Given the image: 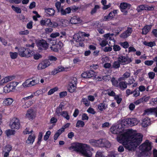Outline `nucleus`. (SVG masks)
Here are the masks:
<instances>
[{"label": "nucleus", "mask_w": 157, "mask_h": 157, "mask_svg": "<svg viewBox=\"0 0 157 157\" xmlns=\"http://www.w3.org/2000/svg\"><path fill=\"white\" fill-rule=\"evenodd\" d=\"M123 124L113 126L110 131L113 134H118L117 141L122 144L124 147L128 150H134L142 142L143 136L138 133L136 130L128 129L124 130Z\"/></svg>", "instance_id": "1"}, {"label": "nucleus", "mask_w": 157, "mask_h": 157, "mask_svg": "<svg viewBox=\"0 0 157 157\" xmlns=\"http://www.w3.org/2000/svg\"><path fill=\"white\" fill-rule=\"evenodd\" d=\"M69 150L74 151L85 157H91L93 149L88 145L81 143H76L71 144Z\"/></svg>", "instance_id": "2"}, {"label": "nucleus", "mask_w": 157, "mask_h": 157, "mask_svg": "<svg viewBox=\"0 0 157 157\" xmlns=\"http://www.w3.org/2000/svg\"><path fill=\"white\" fill-rule=\"evenodd\" d=\"M152 143L146 140L139 147V149L143 152H149L152 149Z\"/></svg>", "instance_id": "3"}, {"label": "nucleus", "mask_w": 157, "mask_h": 157, "mask_svg": "<svg viewBox=\"0 0 157 157\" xmlns=\"http://www.w3.org/2000/svg\"><path fill=\"white\" fill-rule=\"evenodd\" d=\"M82 32H80L74 34L73 36L74 40L77 43L76 44L78 47L84 46L83 43L84 39L82 37Z\"/></svg>", "instance_id": "4"}, {"label": "nucleus", "mask_w": 157, "mask_h": 157, "mask_svg": "<svg viewBox=\"0 0 157 157\" xmlns=\"http://www.w3.org/2000/svg\"><path fill=\"white\" fill-rule=\"evenodd\" d=\"M139 121L136 118L126 119L122 120V122L124 126H134L136 125Z\"/></svg>", "instance_id": "5"}, {"label": "nucleus", "mask_w": 157, "mask_h": 157, "mask_svg": "<svg viewBox=\"0 0 157 157\" xmlns=\"http://www.w3.org/2000/svg\"><path fill=\"white\" fill-rule=\"evenodd\" d=\"M10 126L12 129L17 130L21 127L20 120L16 117L13 118L10 122Z\"/></svg>", "instance_id": "6"}, {"label": "nucleus", "mask_w": 157, "mask_h": 157, "mask_svg": "<svg viewBox=\"0 0 157 157\" xmlns=\"http://www.w3.org/2000/svg\"><path fill=\"white\" fill-rule=\"evenodd\" d=\"M19 54L22 57H29L32 54V52L28 48H21L19 49Z\"/></svg>", "instance_id": "7"}, {"label": "nucleus", "mask_w": 157, "mask_h": 157, "mask_svg": "<svg viewBox=\"0 0 157 157\" xmlns=\"http://www.w3.org/2000/svg\"><path fill=\"white\" fill-rule=\"evenodd\" d=\"M36 45L39 49L40 50H46L48 47V44L43 40L38 41L36 43Z\"/></svg>", "instance_id": "8"}, {"label": "nucleus", "mask_w": 157, "mask_h": 157, "mask_svg": "<svg viewBox=\"0 0 157 157\" xmlns=\"http://www.w3.org/2000/svg\"><path fill=\"white\" fill-rule=\"evenodd\" d=\"M154 9V6H150L147 5H142L137 7L136 10L138 12H140L144 10H152Z\"/></svg>", "instance_id": "9"}, {"label": "nucleus", "mask_w": 157, "mask_h": 157, "mask_svg": "<svg viewBox=\"0 0 157 157\" xmlns=\"http://www.w3.org/2000/svg\"><path fill=\"white\" fill-rule=\"evenodd\" d=\"M103 140L100 139L98 140H89V143L92 145L94 147H103L104 144L103 143Z\"/></svg>", "instance_id": "10"}, {"label": "nucleus", "mask_w": 157, "mask_h": 157, "mask_svg": "<svg viewBox=\"0 0 157 157\" xmlns=\"http://www.w3.org/2000/svg\"><path fill=\"white\" fill-rule=\"evenodd\" d=\"M121 11L123 13L124 15L127 14V10L130 8L131 5L130 4L125 2L121 3L120 6Z\"/></svg>", "instance_id": "11"}, {"label": "nucleus", "mask_w": 157, "mask_h": 157, "mask_svg": "<svg viewBox=\"0 0 157 157\" xmlns=\"http://www.w3.org/2000/svg\"><path fill=\"white\" fill-rule=\"evenodd\" d=\"M63 43L61 41H59L56 44L53 45L50 47L51 50L54 52H58L63 47Z\"/></svg>", "instance_id": "12"}, {"label": "nucleus", "mask_w": 157, "mask_h": 157, "mask_svg": "<svg viewBox=\"0 0 157 157\" xmlns=\"http://www.w3.org/2000/svg\"><path fill=\"white\" fill-rule=\"evenodd\" d=\"M36 115L35 111L32 109H29L27 111L25 117L29 120L33 119L35 117Z\"/></svg>", "instance_id": "13"}, {"label": "nucleus", "mask_w": 157, "mask_h": 157, "mask_svg": "<svg viewBox=\"0 0 157 157\" xmlns=\"http://www.w3.org/2000/svg\"><path fill=\"white\" fill-rule=\"evenodd\" d=\"M144 114L146 115L153 114L157 117V107L155 108H150L144 110Z\"/></svg>", "instance_id": "14"}, {"label": "nucleus", "mask_w": 157, "mask_h": 157, "mask_svg": "<svg viewBox=\"0 0 157 157\" xmlns=\"http://www.w3.org/2000/svg\"><path fill=\"white\" fill-rule=\"evenodd\" d=\"M118 61L122 64H125L131 62V59L127 57L120 56L118 58Z\"/></svg>", "instance_id": "15"}, {"label": "nucleus", "mask_w": 157, "mask_h": 157, "mask_svg": "<svg viewBox=\"0 0 157 157\" xmlns=\"http://www.w3.org/2000/svg\"><path fill=\"white\" fill-rule=\"evenodd\" d=\"M50 64L51 63L48 60H45L42 61L38 66V69L40 70L44 69L50 66Z\"/></svg>", "instance_id": "16"}, {"label": "nucleus", "mask_w": 157, "mask_h": 157, "mask_svg": "<svg viewBox=\"0 0 157 157\" xmlns=\"http://www.w3.org/2000/svg\"><path fill=\"white\" fill-rule=\"evenodd\" d=\"M132 29L130 28H128L127 30L124 32L120 35V37L122 38H125L129 36L132 32Z\"/></svg>", "instance_id": "17"}, {"label": "nucleus", "mask_w": 157, "mask_h": 157, "mask_svg": "<svg viewBox=\"0 0 157 157\" xmlns=\"http://www.w3.org/2000/svg\"><path fill=\"white\" fill-rule=\"evenodd\" d=\"M13 101L14 100L12 98H6L4 99L2 104L4 105L9 106L12 104Z\"/></svg>", "instance_id": "18"}, {"label": "nucleus", "mask_w": 157, "mask_h": 157, "mask_svg": "<svg viewBox=\"0 0 157 157\" xmlns=\"http://www.w3.org/2000/svg\"><path fill=\"white\" fill-rule=\"evenodd\" d=\"M151 120L150 118L146 117L142 120V126L143 127L145 128L149 125L151 124Z\"/></svg>", "instance_id": "19"}, {"label": "nucleus", "mask_w": 157, "mask_h": 157, "mask_svg": "<svg viewBox=\"0 0 157 157\" xmlns=\"http://www.w3.org/2000/svg\"><path fill=\"white\" fill-rule=\"evenodd\" d=\"M35 136L34 134L29 135L26 140V143L29 144H32L34 141Z\"/></svg>", "instance_id": "20"}, {"label": "nucleus", "mask_w": 157, "mask_h": 157, "mask_svg": "<svg viewBox=\"0 0 157 157\" xmlns=\"http://www.w3.org/2000/svg\"><path fill=\"white\" fill-rule=\"evenodd\" d=\"M70 22L71 24H76L81 22V20L79 17L74 16L71 17L70 20Z\"/></svg>", "instance_id": "21"}, {"label": "nucleus", "mask_w": 157, "mask_h": 157, "mask_svg": "<svg viewBox=\"0 0 157 157\" xmlns=\"http://www.w3.org/2000/svg\"><path fill=\"white\" fill-rule=\"evenodd\" d=\"M28 87H30V86L29 83V79H28L23 82L21 85L18 87L17 88L19 89V90L21 91L23 90V88Z\"/></svg>", "instance_id": "22"}, {"label": "nucleus", "mask_w": 157, "mask_h": 157, "mask_svg": "<svg viewBox=\"0 0 157 157\" xmlns=\"http://www.w3.org/2000/svg\"><path fill=\"white\" fill-rule=\"evenodd\" d=\"M108 108V105L104 102L100 103L98 105V109L101 111H102Z\"/></svg>", "instance_id": "23"}, {"label": "nucleus", "mask_w": 157, "mask_h": 157, "mask_svg": "<svg viewBox=\"0 0 157 157\" xmlns=\"http://www.w3.org/2000/svg\"><path fill=\"white\" fill-rule=\"evenodd\" d=\"M118 87L121 90H124L127 88L128 83L125 81H119Z\"/></svg>", "instance_id": "24"}, {"label": "nucleus", "mask_w": 157, "mask_h": 157, "mask_svg": "<svg viewBox=\"0 0 157 157\" xmlns=\"http://www.w3.org/2000/svg\"><path fill=\"white\" fill-rule=\"evenodd\" d=\"M131 75L130 73L129 72H126L123 75L122 77H120L118 79V81H120L124 80L130 77Z\"/></svg>", "instance_id": "25"}, {"label": "nucleus", "mask_w": 157, "mask_h": 157, "mask_svg": "<svg viewBox=\"0 0 157 157\" xmlns=\"http://www.w3.org/2000/svg\"><path fill=\"white\" fill-rule=\"evenodd\" d=\"M13 90L11 87V85H10V83L8 84L6 86L3 88V92L5 93L10 92Z\"/></svg>", "instance_id": "26"}, {"label": "nucleus", "mask_w": 157, "mask_h": 157, "mask_svg": "<svg viewBox=\"0 0 157 157\" xmlns=\"http://www.w3.org/2000/svg\"><path fill=\"white\" fill-rule=\"evenodd\" d=\"M51 21L50 19H46L44 20H41L40 21V24L42 25L49 26Z\"/></svg>", "instance_id": "27"}, {"label": "nucleus", "mask_w": 157, "mask_h": 157, "mask_svg": "<svg viewBox=\"0 0 157 157\" xmlns=\"http://www.w3.org/2000/svg\"><path fill=\"white\" fill-rule=\"evenodd\" d=\"M12 149V146L8 144L3 147L2 152H8L9 153Z\"/></svg>", "instance_id": "28"}, {"label": "nucleus", "mask_w": 157, "mask_h": 157, "mask_svg": "<svg viewBox=\"0 0 157 157\" xmlns=\"http://www.w3.org/2000/svg\"><path fill=\"white\" fill-rule=\"evenodd\" d=\"M21 101L23 103H24V104L22 106L24 108H27L29 107L33 104L32 101Z\"/></svg>", "instance_id": "29"}, {"label": "nucleus", "mask_w": 157, "mask_h": 157, "mask_svg": "<svg viewBox=\"0 0 157 157\" xmlns=\"http://www.w3.org/2000/svg\"><path fill=\"white\" fill-rule=\"evenodd\" d=\"M45 12L50 16H53L55 13V11L54 9L51 8L45 9Z\"/></svg>", "instance_id": "30"}, {"label": "nucleus", "mask_w": 157, "mask_h": 157, "mask_svg": "<svg viewBox=\"0 0 157 157\" xmlns=\"http://www.w3.org/2000/svg\"><path fill=\"white\" fill-rule=\"evenodd\" d=\"M76 85L74 84H68V90L71 93L74 92L76 90Z\"/></svg>", "instance_id": "31"}, {"label": "nucleus", "mask_w": 157, "mask_h": 157, "mask_svg": "<svg viewBox=\"0 0 157 157\" xmlns=\"http://www.w3.org/2000/svg\"><path fill=\"white\" fill-rule=\"evenodd\" d=\"M151 28V26L146 25L142 29V34L144 35L146 34L149 32Z\"/></svg>", "instance_id": "32"}, {"label": "nucleus", "mask_w": 157, "mask_h": 157, "mask_svg": "<svg viewBox=\"0 0 157 157\" xmlns=\"http://www.w3.org/2000/svg\"><path fill=\"white\" fill-rule=\"evenodd\" d=\"M59 72L63 71H67L70 70V67H65L62 66H60L56 68Z\"/></svg>", "instance_id": "33"}, {"label": "nucleus", "mask_w": 157, "mask_h": 157, "mask_svg": "<svg viewBox=\"0 0 157 157\" xmlns=\"http://www.w3.org/2000/svg\"><path fill=\"white\" fill-rule=\"evenodd\" d=\"M37 91H36L33 93L31 94L30 95L23 98L21 99V101H29V99L32 98L34 96V95H36L37 93Z\"/></svg>", "instance_id": "34"}, {"label": "nucleus", "mask_w": 157, "mask_h": 157, "mask_svg": "<svg viewBox=\"0 0 157 157\" xmlns=\"http://www.w3.org/2000/svg\"><path fill=\"white\" fill-rule=\"evenodd\" d=\"M71 9L70 7H67L65 10H63L62 9L60 11V12L62 15H65L67 14L70 13L71 12Z\"/></svg>", "instance_id": "35"}, {"label": "nucleus", "mask_w": 157, "mask_h": 157, "mask_svg": "<svg viewBox=\"0 0 157 157\" xmlns=\"http://www.w3.org/2000/svg\"><path fill=\"white\" fill-rule=\"evenodd\" d=\"M87 72L88 78H93L94 79L95 75H96V72L93 71H89Z\"/></svg>", "instance_id": "36"}, {"label": "nucleus", "mask_w": 157, "mask_h": 157, "mask_svg": "<svg viewBox=\"0 0 157 157\" xmlns=\"http://www.w3.org/2000/svg\"><path fill=\"white\" fill-rule=\"evenodd\" d=\"M63 112L62 109L57 107L55 111V114L56 115L60 117L61 116Z\"/></svg>", "instance_id": "37"}, {"label": "nucleus", "mask_w": 157, "mask_h": 157, "mask_svg": "<svg viewBox=\"0 0 157 157\" xmlns=\"http://www.w3.org/2000/svg\"><path fill=\"white\" fill-rule=\"evenodd\" d=\"M15 131H16L14 129H8L6 131V135L8 136H9L14 134L15 133Z\"/></svg>", "instance_id": "38"}, {"label": "nucleus", "mask_w": 157, "mask_h": 157, "mask_svg": "<svg viewBox=\"0 0 157 157\" xmlns=\"http://www.w3.org/2000/svg\"><path fill=\"white\" fill-rule=\"evenodd\" d=\"M111 81L112 82V85L116 87H118L119 86V83L118 81L115 79L114 78H112L111 79Z\"/></svg>", "instance_id": "39"}, {"label": "nucleus", "mask_w": 157, "mask_h": 157, "mask_svg": "<svg viewBox=\"0 0 157 157\" xmlns=\"http://www.w3.org/2000/svg\"><path fill=\"white\" fill-rule=\"evenodd\" d=\"M11 8L13 10L17 13H21V9L18 7L15 6H12Z\"/></svg>", "instance_id": "40"}, {"label": "nucleus", "mask_w": 157, "mask_h": 157, "mask_svg": "<svg viewBox=\"0 0 157 157\" xmlns=\"http://www.w3.org/2000/svg\"><path fill=\"white\" fill-rule=\"evenodd\" d=\"M77 78L76 77H73L70 79L69 84L77 85Z\"/></svg>", "instance_id": "41"}, {"label": "nucleus", "mask_w": 157, "mask_h": 157, "mask_svg": "<svg viewBox=\"0 0 157 157\" xmlns=\"http://www.w3.org/2000/svg\"><path fill=\"white\" fill-rule=\"evenodd\" d=\"M29 83L30 87H31L33 86H34L38 83L36 80L34 79L31 80L30 79H29Z\"/></svg>", "instance_id": "42"}, {"label": "nucleus", "mask_w": 157, "mask_h": 157, "mask_svg": "<svg viewBox=\"0 0 157 157\" xmlns=\"http://www.w3.org/2000/svg\"><path fill=\"white\" fill-rule=\"evenodd\" d=\"M143 44L146 46L151 47L153 46H155L156 45L155 43L154 42H147L146 41H144Z\"/></svg>", "instance_id": "43"}, {"label": "nucleus", "mask_w": 157, "mask_h": 157, "mask_svg": "<svg viewBox=\"0 0 157 157\" xmlns=\"http://www.w3.org/2000/svg\"><path fill=\"white\" fill-rule=\"evenodd\" d=\"M118 10H114L113 11L111 12L109 14V16L112 19L114 18L116 14L117 13Z\"/></svg>", "instance_id": "44"}, {"label": "nucleus", "mask_w": 157, "mask_h": 157, "mask_svg": "<svg viewBox=\"0 0 157 157\" xmlns=\"http://www.w3.org/2000/svg\"><path fill=\"white\" fill-rule=\"evenodd\" d=\"M10 55L12 59H16L18 56V53L16 52H10Z\"/></svg>", "instance_id": "45"}, {"label": "nucleus", "mask_w": 157, "mask_h": 157, "mask_svg": "<svg viewBox=\"0 0 157 157\" xmlns=\"http://www.w3.org/2000/svg\"><path fill=\"white\" fill-rule=\"evenodd\" d=\"M99 8L100 6L99 5H95L94 8L91 11V14H93L97 12V10Z\"/></svg>", "instance_id": "46"}, {"label": "nucleus", "mask_w": 157, "mask_h": 157, "mask_svg": "<svg viewBox=\"0 0 157 157\" xmlns=\"http://www.w3.org/2000/svg\"><path fill=\"white\" fill-rule=\"evenodd\" d=\"M12 78L10 77H6L1 80L2 83H4L7 82L11 80Z\"/></svg>", "instance_id": "47"}, {"label": "nucleus", "mask_w": 157, "mask_h": 157, "mask_svg": "<svg viewBox=\"0 0 157 157\" xmlns=\"http://www.w3.org/2000/svg\"><path fill=\"white\" fill-rule=\"evenodd\" d=\"M108 44V42L105 39H101L99 41V44L102 47L105 46Z\"/></svg>", "instance_id": "48"}, {"label": "nucleus", "mask_w": 157, "mask_h": 157, "mask_svg": "<svg viewBox=\"0 0 157 157\" xmlns=\"http://www.w3.org/2000/svg\"><path fill=\"white\" fill-rule=\"evenodd\" d=\"M85 125L84 122L81 120L78 121L76 124V127H82Z\"/></svg>", "instance_id": "49"}, {"label": "nucleus", "mask_w": 157, "mask_h": 157, "mask_svg": "<svg viewBox=\"0 0 157 157\" xmlns=\"http://www.w3.org/2000/svg\"><path fill=\"white\" fill-rule=\"evenodd\" d=\"M61 116H63V117L66 118L67 120H68L69 119L70 117L68 115V112L67 111H63V112L62 113Z\"/></svg>", "instance_id": "50"}, {"label": "nucleus", "mask_w": 157, "mask_h": 157, "mask_svg": "<svg viewBox=\"0 0 157 157\" xmlns=\"http://www.w3.org/2000/svg\"><path fill=\"white\" fill-rule=\"evenodd\" d=\"M55 6L58 12H60L63 9L61 6V3L59 2H56L55 4Z\"/></svg>", "instance_id": "51"}, {"label": "nucleus", "mask_w": 157, "mask_h": 157, "mask_svg": "<svg viewBox=\"0 0 157 157\" xmlns=\"http://www.w3.org/2000/svg\"><path fill=\"white\" fill-rule=\"evenodd\" d=\"M58 88L57 87H55L51 89L48 92V95H51L54 92L57 91Z\"/></svg>", "instance_id": "52"}, {"label": "nucleus", "mask_w": 157, "mask_h": 157, "mask_svg": "<svg viewBox=\"0 0 157 157\" xmlns=\"http://www.w3.org/2000/svg\"><path fill=\"white\" fill-rule=\"evenodd\" d=\"M132 94L134 97H136L139 96L140 95V93L139 91L137 89H136L132 91Z\"/></svg>", "instance_id": "53"}, {"label": "nucleus", "mask_w": 157, "mask_h": 157, "mask_svg": "<svg viewBox=\"0 0 157 157\" xmlns=\"http://www.w3.org/2000/svg\"><path fill=\"white\" fill-rule=\"evenodd\" d=\"M82 102L86 106H89L90 104V102L86 98H82Z\"/></svg>", "instance_id": "54"}, {"label": "nucleus", "mask_w": 157, "mask_h": 157, "mask_svg": "<svg viewBox=\"0 0 157 157\" xmlns=\"http://www.w3.org/2000/svg\"><path fill=\"white\" fill-rule=\"evenodd\" d=\"M60 34L59 32H53L51 34L50 36L52 38H54L59 36H60Z\"/></svg>", "instance_id": "55"}, {"label": "nucleus", "mask_w": 157, "mask_h": 157, "mask_svg": "<svg viewBox=\"0 0 157 157\" xmlns=\"http://www.w3.org/2000/svg\"><path fill=\"white\" fill-rule=\"evenodd\" d=\"M10 85H11V87L13 90L15 89L16 87L19 84V82H13L10 83Z\"/></svg>", "instance_id": "56"}, {"label": "nucleus", "mask_w": 157, "mask_h": 157, "mask_svg": "<svg viewBox=\"0 0 157 157\" xmlns=\"http://www.w3.org/2000/svg\"><path fill=\"white\" fill-rule=\"evenodd\" d=\"M51 132L50 131H48L46 133L44 137V139L45 140H47L49 138V136L51 135Z\"/></svg>", "instance_id": "57"}, {"label": "nucleus", "mask_w": 157, "mask_h": 157, "mask_svg": "<svg viewBox=\"0 0 157 157\" xmlns=\"http://www.w3.org/2000/svg\"><path fill=\"white\" fill-rule=\"evenodd\" d=\"M103 143L104 144V147H105L107 148H109L110 147L111 144L107 140L105 141L103 140Z\"/></svg>", "instance_id": "58"}, {"label": "nucleus", "mask_w": 157, "mask_h": 157, "mask_svg": "<svg viewBox=\"0 0 157 157\" xmlns=\"http://www.w3.org/2000/svg\"><path fill=\"white\" fill-rule=\"evenodd\" d=\"M120 45L122 46L123 48H126L128 47L129 44L127 42H121L120 43Z\"/></svg>", "instance_id": "59"}, {"label": "nucleus", "mask_w": 157, "mask_h": 157, "mask_svg": "<svg viewBox=\"0 0 157 157\" xmlns=\"http://www.w3.org/2000/svg\"><path fill=\"white\" fill-rule=\"evenodd\" d=\"M113 49L114 51L117 52L119 51L121 49V48L119 46L114 44L113 46Z\"/></svg>", "instance_id": "60"}, {"label": "nucleus", "mask_w": 157, "mask_h": 157, "mask_svg": "<svg viewBox=\"0 0 157 157\" xmlns=\"http://www.w3.org/2000/svg\"><path fill=\"white\" fill-rule=\"evenodd\" d=\"M154 63L153 60H146L144 62L145 65L148 66H150L152 65Z\"/></svg>", "instance_id": "61"}, {"label": "nucleus", "mask_w": 157, "mask_h": 157, "mask_svg": "<svg viewBox=\"0 0 157 157\" xmlns=\"http://www.w3.org/2000/svg\"><path fill=\"white\" fill-rule=\"evenodd\" d=\"M114 98L116 100L117 103L119 104L122 100L121 98L118 95H116L114 97Z\"/></svg>", "instance_id": "62"}, {"label": "nucleus", "mask_w": 157, "mask_h": 157, "mask_svg": "<svg viewBox=\"0 0 157 157\" xmlns=\"http://www.w3.org/2000/svg\"><path fill=\"white\" fill-rule=\"evenodd\" d=\"M150 103L152 105L157 104V98L152 99L150 102Z\"/></svg>", "instance_id": "63"}, {"label": "nucleus", "mask_w": 157, "mask_h": 157, "mask_svg": "<svg viewBox=\"0 0 157 157\" xmlns=\"http://www.w3.org/2000/svg\"><path fill=\"white\" fill-rule=\"evenodd\" d=\"M148 75L149 78L152 79L154 78L155 76V74L153 72H151L148 73Z\"/></svg>", "instance_id": "64"}]
</instances>
